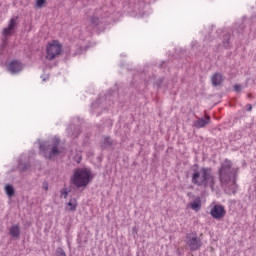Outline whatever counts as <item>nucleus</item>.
<instances>
[{
    "instance_id": "0eeeda50",
    "label": "nucleus",
    "mask_w": 256,
    "mask_h": 256,
    "mask_svg": "<svg viewBox=\"0 0 256 256\" xmlns=\"http://www.w3.org/2000/svg\"><path fill=\"white\" fill-rule=\"evenodd\" d=\"M8 71L12 74L20 73V71H23V64L17 60H13L8 64Z\"/></svg>"
},
{
    "instance_id": "9b49d317",
    "label": "nucleus",
    "mask_w": 256,
    "mask_h": 256,
    "mask_svg": "<svg viewBox=\"0 0 256 256\" xmlns=\"http://www.w3.org/2000/svg\"><path fill=\"white\" fill-rule=\"evenodd\" d=\"M211 81L212 85H214V87H217L223 83V75L215 73L214 75H212Z\"/></svg>"
},
{
    "instance_id": "20e7f679",
    "label": "nucleus",
    "mask_w": 256,
    "mask_h": 256,
    "mask_svg": "<svg viewBox=\"0 0 256 256\" xmlns=\"http://www.w3.org/2000/svg\"><path fill=\"white\" fill-rule=\"evenodd\" d=\"M46 55L47 61H53L60 55H63V44L59 40H52L46 44Z\"/></svg>"
},
{
    "instance_id": "dca6fc26",
    "label": "nucleus",
    "mask_w": 256,
    "mask_h": 256,
    "mask_svg": "<svg viewBox=\"0 0 256 256\" xmlns=\"http://www.w3.org/2000/svg\"><path fill=\"white\" fill-rule=\"evenodd\" d=\"M113 145V142L111 141V138L105 137L102 143V147H109Z\"/></svg>"
},
{
    "instance_id": "4be33fe9",
    "label": "nucleus",
    "mask_w": 256,
    "mask_h": 256,
    "mask_svg": "<svg viewBox=\"0 0 256 256\" xmlns=\"http://www.w3.org/2000/svg\"><path fill=\"white\" fill-rule=\"evenodd\" d=\"M42 187L44 191H49V184L47 182H45Z\"/></svg>"
},
{
    "instance_id": "2eb2a0df",
    "label": "nucleus",
    "mask_w": 256,
    "mask_h": 256,
    "mask_svg": "<svg viewBox=\"0 0 256 256\" xmlns=\"http://www.w3.org/2000/svg\"><path fill=\"white\" fill-rule=\"evenodd\" d=\"M5 191H6V195H8V197H13V195H15V189L11 185H6Z\"/></svg>"
},
{
    "instance_id": "5701e85b",
    "label": "nucleus",
    "mask_w": 256,
    "mask_h": 256,
    "mask_svg": "<svg viewBox=\"0 0 256 256\" xmlns=\"http://www.w3.org/2000/svg\"><path fill=\"white\" fill-rule=\"evenodd\" d=\"M247 111H253V106L251 104H247Z\"/></svg>"
},
{
    "instance_id": "6e6552de",
    "label": "nucleus",
    "mask_w": 256,
    "mask_h": 256,
    "mask_svg": "<svg viewBox=\"0 0 256 256\" xmlns=\"http://www.w3.org/2000/svg\"><path fill=\"white\" fill-rule=\"evenodd\" d=\"M48 149H50L49 155H45L48 159H53V157H57L61 153V150H59V140H56L53 145L48 146Z\"/></svg>"
},
{
    "instance_id": "f8f14e48",
    "label": "nucleus",
    "mask_w": 256,
    "mask_h": 256,
    "mask_svg": "<svg viewBox=\"0 0 256 256\" xmlns=\"http://www.w3.org/2000/svg\"><path fill=\"white\" fill-rule=\"evenodd\" d=\"M189 207H190L193 211H196V213H197L198 211H201V198H200V197H196V198L194 199V201L189 204Z\"/></svg>"
},
{
    "instance_id": "ddd939ff",
    "label": "nucleus",
    "mask_w": 256,
    "mask_h": 256,
    "mask_svg": "<svg viewBox=\"0 0 256 256\" xmlns=\"http://www.w3.org/2000/svg\"><path fill=\"white\" fill-rule=\"evenodd\" d=\"M66 210L77 211V199L75 198L70 199L69 202L66 204Z\"/></svg>"
},
{
    "instance_id": "393cba45",
    "label": "nucleus",
    "mask_w": 256,
    "mask_h": 256,
    "mask_svg": "<svg viewBox=\"0 0 256 256\" xmlns=\"http://www.w3.org/2000/svg\"><path fill=\"white\" fill-rule=\"evenodd\" d=\"M40 151H45V148H43V145L40 146Z\"/></svg>"
},
{
    "instance_id": "39448f33",
    "label": "nucleus",
    "mask_w": 256,
    "mask_h": 256,
    "mask_svg": "<svg viewBox=\"0 0 256 256\" xmlns=\"http://www.w3.org/2000/svg\"><path fill=\"white\" fill-rule=\"evenodd\" d=\"M210 215L213 219L220 221V219L227 215V210H225V206L216 204L211 208Z\"/></svg>"
},
{
    "instance_id": "9d476101",
    "label": "nucleus",
    "mask_w": 256,
    "mask_h": 256,
    "mask_svg": "<svg viewBox=\"0 0 256 256\" xmlns=\"http://www.w3.org/2000/svg\"><path fill=\"white\" fill-rule=\"evenodd\" d=\"M206 119L200 118L197 121L194 122V126L197 129H201L205 127L206 125H209L211 123V117L209 115H205Z\"/></svg>"
},
{
    "instance_id": "a211bd4d",
    "label": "nucleus",
    "mask_w": 256,
    "mask_h": 256,
    "mask_svg": "<svg viewBox=\"0 0 256 256\" xmlns=\"http://www.w3.org/2000/svg\"><path fill=\"white\" fill-rule=\"evenodd\" d=\"M56 256H67V254L65 253V250H63V248H57Z\"/></svg>"
},
{
    "instance_id": "b1692460",
    "label": "nucleus",
    "mask_w": 256,
    "mask_h": 256,
    "mask_svg": "<svg viewBox=\"0 0 256 256\" xmlns=\"http://www.w3.org/2000/svg\"><path fill=\"white\" fill-rule=\"evenodd\" d=\"M247 97H248V99H251L253 97V95L252 94H248Z\"/></svg>"
},
{
    "instance_id": "aec40b11",
    "label": "nucleus",
    "mask_w": 256,
    "mask_h": 256,
    "mask_svg": "<svg viewBox=\"0 0 256 256\" xmlns=\"http://www.w3.org/2000/svg\"><path fill=\"white\" fill-rule=\"evenodd\" d=\"M90 23H91L92 25H99V18H98V17H92V18L90 19Z\"/></svg>"
},
{
    "instance_id": "6ab92c4d",
    "label": "nucleus",
    "mask_w": 256,
    "mask_h": 256,
    "mask_svg": "<svg viewBox=\"0 0 256 256\" xmlns=\"http://www.w3.org/2000/svg\"><path fill=\"white\" fill-rule=\"evenodd\" d=\"M46 0H36V7L38 9H41V7H43V5H45Z\"/></svg>"
},
{
    "instance_id": "f03ea898",
    "label": "nucleus",
    "mask_w": 256,
    "mask_h": 256,
    "mask_svg": "<svg viewBox=\"0 0 256 256\" xmlns=\"http://www.w3.org/2000/svg\"><path fill=\"white\" fill-rule=\"evenodd\" d=\"M91 179H93V174H91V170L87 168H78L74 170V174L71 177V182L75 187H87L89 183H91Z\"/></svg>"
},
{
    "instance_id": "412c9836",
    "label": "nucleus",
    "mask_w": 256,
    "mask_h": 256,
    "mask_svg": "<svg viewBox=\"0 0 256 256\" xmlns=\"http://www.w3.org/2000/svg\"><path fill=\"white\" fill-rule=\"evenodd\" d=\"M234 91L239 93V91H241V85H239V84L234 85Z\"/></svg>"
},
{
    "instance_id": "f3484780",
    "label": "nucleus",
    "mask_w": 256,
    "mask_h": 256,
    "mask_svg": "<svg viewBox=\"0 0 256 256\" xmlns=\"http://www.w3.org/2000/svg\"><path fill=\"white\" fill-rule=\"evenodd\" d=\"M60 197H63L64 199H67L68 195H69V190H67V188H64L60 191Z\"/></svg>"
},
{
    "instance_id": "4468645a",
    "label": "nucleus",
    "mask_w": 256,
    "mask_h": 256,
    "mask_svg": "<svg viewBox=\"0 0 256 256\" xmlns=\"http://www.w3.org/2000/svg\"><path fill=\"white\" fill-rule=\"evenodd\" d=\"M10 235L11 237H19V235H21L19 225H14L10 228Z\"/></svg>"
},
{
    "instance_id": "7ed1b4c3",
    "label": "nucleus",
    "mask_w": 256,
    "mask_h": 256,
    "mask_svg": "<svg viewBox=\"0 0 256 256\" xmlns=\"http://www.w3.org/2000/svg\"><path fill=\"white\" fill-rule=\"evenodd\" d=\"M236 173L237 169L233 168V162L225 160L218 170L220 183L222 185L229 183L231 181V175H235Z\"/></svg>"
},
{
    "instance_id": "1a4fd4ad",
    "label": "nucleus",
    "mask_w": 256,
    "mask_h": 256,
    "mask_svg": "<svg viewBox=\"0 0 256 256\" xmlns=\"http://www.w3.org/2000/svg\"><path fill=\"white\" fill-rule=\"evenodd\" d=\"M16 26H17V18H11L9 21L8 27L4 28L3 30L4 37L13 35V31H15Z\"/></svg>"
},
{
    "instance_id": "f257e3e1",
    "label": "nucleus",
    "mask_w": 256,
    "mask_h": 256,
    "mask_svg": "<svg viewBox=\"0 0 256 256\" xmlns=\"http://www.w3.org/2000/svg\"><path fill=\"white\" fill-rule=\"evenodd\" d=\"M192 183L197 187H203L207 189L210 187L212 191L215 189V175L213 174V169L208 167H202L200 170H196L192 174Z\"/></svg>"
},
{
    "instance_id": "a878e982",
    "label": "nucleus",
    "mask_w": 256,
    "mask_h": 256,
    "mask_svg": "<svg viewBox=\"0 0 256 256\" xmlns=\"http://www.w3.org/2000/svg\"><path fill=\"white\" fill-rule=\"evenodd\" d=\"M76 161L77 163H81V157H79Z\"/></svg>"
},
{
    "instance_id": "423d86ee",
    "label": "nucleus",
    "mask_w": 256,
    "mask_h": 256,
    "mask_svg": "<svg viewBox=\"0 0 256 256\" xmlns=\"http://www.w3.org/2000/svg\"><path fill=\"white\" fill-rule=\"evenodd\" d=\"M187 245L190 248L191 251H198V249H201L203 242L197 237V235L194 236H188L187 237Z\"/></svg>"
}]
</instances>
